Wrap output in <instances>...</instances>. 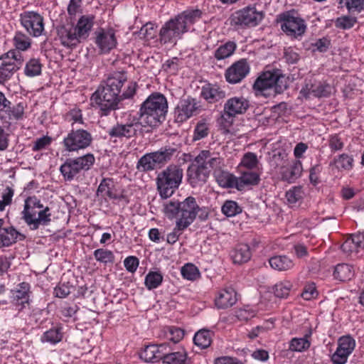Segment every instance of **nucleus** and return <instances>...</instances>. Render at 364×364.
Returning a JSON list of instances; mask_svg holds the SVG:
<instances>
[{
	"instance_id": "f257e3e1",
	"label": "nucleus",
	"mask_w": 364,
	"mask_h": 364,
	"mask_svg": "<svg viewBox=\"0 0 364 364\" xmlns=\"http://www.w3.org/2000/svg\"><path fill=\"white\" fill-rule=\"evenodd\" d=\"M164 211L168 218H176V226L178 230L187 228L198 215L201 220L208 218V213L198 205L193 196H188L181 202L169 201L164 206Z\"/></svg>"
},
{
	"instance_id": "f03ea898",
	"label": "nucleus",
	"mask_w": 364,
	"mask_h": 364,
	"mask_svg": "<svg viewBox=\"0 0 364 364\" xmlns=\"http://www.w3.org/2000/svg\"><path fill=\"white\" fill-rule=\"evenodd\" d=\"M22 219L31 230H36L40 226H48L51 222V210L44 206L36 196H29L24 200Z\"/></svg>"
},
{
	"instance_id": "7ed1b4c3",
	"label": "nucleus",
	"mask_w": 364,
	"mask_h": 364,
	"mask_svg": "<svg viewBox=\"0 0 364 364\" xmlns=\"http://www.w3.org/2000/svg\"><path fill=\"white\" fill-rule=\"evenodd\" d=\"M168 111L166 98L161 93L154 92L150 95L141 104L139 116L141 123L148 126L156 127L164 119Z\"/></svg>"
},
{
	"instance_id": "20e7f679",
	"label": "nucleus",
	"mask_w": 364,
	"mask_h": 364,
	"mask_svg": "<svg viewBox=\"0 0 364 364\" xmlns=\"http://www.w3.org/2000/svg\"><path fill=\"white\" fill-rule=\"evenodd\" d=\"M136 86L135 82H129L126 89L122 91L121 95H119L105 85H102L92 94L91 101L104 112L114 109L119 101L134 96Z\"/></svg>"
},
{
	"instance_id": "39448f33",
	"label": "nucleus",
	"mask_w": 364,
	"mask_h": 364,
	"mask_svg": "<svg viewBox=\"0 0 364 364\" xmlns=\"http://www.w3.org/2000/svg\"><path fill=\"white\" fill-rule=\"evenodd\" d=\"M253 88L268 97L283 92L287 88V81L279 70L262 73L255 80Z\"/></svg>"
},
{
	"instance_id": "423d86ee",
	"label": "nucleus",
	"mask_w": 364,
	"mask_h": 364,
	"mask_svg": "<svg viewBox=\"0 0 364 364\" xmlns=\"http://www.w3.org/2000/svg\"><path fill=\"white\" fill-rule=\"evenodd\" d=\"M183 169L171 164L161 171L156 177L157 189L163 198L171 197L182 182Z\"/></svg>"
},
{
	"instance_id": "0eeeda50",
	"label": "nucleus",
	"mask_w": 364,
	"mask_h": 364,
	"mask_svg": "<svg viewBox=\"0 0 364 364\" xmlns=\"http://www.w3.org/2000/svg\"><path fill=\"white\" fill-rule=\"evenodd\" d=\"M176 151L174 148L165 146L159 151L146 154L139 159L136 168L141 172H146L161 168L171 159Z\"/></svg>"
},
{
	"instance_id": "6e6552de",
	"label": "nucleus",
	"mask_w": 364,
	"mask_h": 364,
	"mask_svg": "<svg viewBox=\"0 0 364 364\" xmlns=\"http://www.w3.org/2000/svg\"><path fill=\"white\" fill-rule=\"evenodd\" d=\"M95 157L87 154L75 159H68L60 167V173L65 181H73L82 171H87L95 163Z\"/></svg>"
},
{
	"instance_id": "1a4fd4ad",
	"label": "nucleus",
	"mask_w": 364,
	"mask_h": 364,
	"mask_svg": "<svg viewBox=\"0 0 364 364\" xmlns=\"http://www.w3.org/2000/svg\"><path fill=\"white\" fill-rule=\"evenodd\" d=\"M23 63L22 54L11 50L0 56V84L9 80L14 73L21 68Z\"/></svg>"
},
{
	"instance_id": "9d476101",
	"label": "nucleus",
	"mask_w": 364,
	"mask_h": 364,
	"mask_svg": "<svg viewBox=\"0 0 364 364\" xmlns=\"http://www.w3.org/2000/svg\"><path fill=\"white\" fill-rule=\"evenodd\" d=\"M92 141L91 133L87 130L78 129L71 130L64 138L63 144L66 151L72 152L87 148L91 145Z\"/></svg>"
},
{
	"instance_id": "9b49d317",
	"label": "nucleus",
	"mask_w": 364,
	"mask_h": 364,
	"mask_svg": "<svg viewBox=\"0 0 364 364\" xmlns=\"http://www.w3.org/2000/svg\"><path fill=\"white\" fill-rule=\"evenodd\" d=\"M282 30L289 36L294 38L301 37L306 30L305 21L300 16L290 12L280 16Z\"/></svg>"
},
{
	"instance_id": "f8f14e48",
	"label": "nucleus",
	"mask_w": 364,
	"mask_h": 364,
	"mask_svg": "<svg viewBox=\"0 0 364 364\" xmlns=\"http://www.w3.org/2000/svg\"><path fill=\"white\" fill-rule=\"evenodd\" d=\"M332 92L331 86L325 81L317 80L311 77L305 80L300 95L306 99L311 97H327Z\"/></svg>"
},
{
	"instance_id": "ddd939ff",
	"label": "nucleus",
	"mask_w": 364,
	"mask_h": 364,
	"mask_svg": "<svg viewBox=\"0 0 364 364\" xmlns=\"http://www.w3.org/2000/svg\"><path fill=\"white\" fill-rule=\"evenodd\" d=\"M263 18V13L255 6H247L234 13L232 23L235 26H255Z\"/></svg>"
},
{
	"instance_id": "4468645a",
	"label": "nucleus",
	"mask_w": 364,
	"mask_h": 364,
	"mask_svg": "<svg viewBox=\"0 0 364 364\" xmlns=\"http://www.w3.org/2000/svg\"><path fill=\"white\" fill-rule=\"evenodd\" d=\"M23 27L33 37H38L44 31L43 17L37 12L25 11L20 15Z\"/></svg>"
},
{
	"instance_id": "2eb2a0df",
	"label": "nucleus",
	"mask_w": 364,
	"mask_h": 364,
	"mask_svg": "<svg viewBox=\"0 0 364 364\" xmlns=\"http://www.w3.org/2000/svg\"><path fill=\"white\" fill-rule=\"evenodd\" d=\"M143 133V125L141 122L134 119L127 124H117L109 131L108 134L111 138H126L130 139Z\"/></svg>"
},
{
	"instance_id": "dca6fc26",
	"label": "nucleus",
	"mask_w": 364,
	"mask_h": 364,
	"mask_svg": "<svg viewBox=\"0 0 364 364\" xmlns=\"http://www.w3.org/2000/svg\"><path fill=\"white\" fill-rule=\"evenodd\" d=\"M355 347V341L350 336H341L338 340V346L332 354L331 360L333 364H346L349 355Z\"/></svg>"
},
{
	"instance_id": "f3484780",
	"label": "nucleus",
	"mask_w": 364,
	"mask_h": 364,
	"mask_svg": "<svg viewBox=\"0 0 364 364\" xmlns=\"http://www.w3.org/2000/svg\"><path fill=\"white\" fill-rule=\"evenodd\" d=\"M186 33L176 17L170 19L161 28L159 39L161 43H174Z\"/></svg>"
},
{
	"instance_id": "a211bd4d",
	"label": "nucleus",
	"mask_w": 364,
	"mask_h": 364,
	"mask_svg": "<svg viewBox=\"0 0 364 364\" xmlns=\"http://www.w3.org/2000/svg\"><path fill=\"white\" fill-rule=\"evenodd\" d=\"M250 65L245 59L234 63L225 71V79L231 84L241 82L250 73Z\"/></svg>"
},
{
	"instance_id": "6ab92c4d",
	"label": "nucleus",
	"mask_w": 364,
	"mask_h": 364,
	"mask_svg": "<svg viewBox=\"0 0 364 364\" xmlns=\"http://www.w3.org/2000/svg\"><path fill=\"white\" fill-rule=\"evenodd\" d=\"M198 106L195 99L188 97L181 100L174 111L175 120L183 122L196 114Z\"/></svg>"
},
{
	"instance_id": "aec40b11",
	"label": "nucleus",
	"mask_w": 364,
	"mask_h": 364,
	"mask_svg": "<svg viewBox=\"0 0 364 364\" xmlns=\"http://www.w3.org/2000/svg\"><path fill=\"white\" fill-rule=\"evenodd\" d=\"M210 176V170L202 167L192 161L187 169L189 184L193 187H199L205 184Z\"/></svg>"
},
{
	"instance_id": "412c9836",
	"label": "nucleus",
	"mask_w": 364,
	"mask_h": 364,
	"mask_svg": "<svg viewBox=\"0 0 364 364\" xmlns=\"http://www.w3.org/2000/svg\"><path fill=\"white\" fill-rule=\"evenodd\" d=\"M197 164L208 170H213L223 166L224 158L219 154L211 152L210 150H202L193 160Z\"/></svg>"
},
{
	"instance_id": "4be33fe9",
	"label": "nucleus",
	"mask_w": 364,
	"mask_h": 364,
	"mask_svg": "<svg viewBox=\"0 0 364 364\" xmlns=\"http://www.w3.org/2000/svg\"><path fill=\"white\" fill-rule=\"evenodd\" d=\"M249 107L250 102L245 97H233L225 103L224 112L228 117H235L245 113Z\"/></svg>"
},
{
	"instance_id": "5701e85b",
	"label": "nucleus",
	"mask_w": 364,
	"mask_h": 364,
	"mask_svg": "<svg viewBox=\"0 0 364 364\" xmlns=\"http://www.w3.org/2000/svg\"><path fill=\"white\" fill-rule=\"evenodd\" d=\"M25 235L20 233L12 226H4V220L0 219V248L9 247L18 240H23Z\"/></svg>"
},
{
	"instance_id": "b1692460",
	"label": "nucleus",
	"mask_w": 364,
	"mask_h": 364,
	"mask_svg": "<svg viewBox=\"0 0 364 364\" xmlns=\"http://www.w3.org/2000/svg\"><path fill=\"white\" fill-rule=\"evenodd\" d=\"M95 43L102 53H108L117 46V39L112 29L101 30L96 36Z\"/></svg>"
},
{
	"instance_id": "393cba45",
	"label": "nucleus",
	"mask_w": 364,
	"mask_h": 364,
	"mask_svg": "<svg viewBox=\"0 0 364 364\" xmlns=\"http://www.w3.org/2000/svg\"><path fill=\"white\" fill-rule=\"evenodd\" d=\"M237 301V295L234 289L227 287L220 290L215 296V304L218 309H227Z\"/></svg>"
},
{
	"instance_id": "a878e982",
	"label": "nucleus",
	"mask_w": 364,
	"mask_h": 364,
	"mask_svg": "<svg viewBox=\"0 0 364 364\" xmlns=\"http://www.w3.org/2000/svg\"><path fill=\"white\" fill-rule=\"evenodd\" d=\"M168 348V344L149 345L141 352L140 357L146 362L154 363L162 360L164 350Z\"/></svg>"
},
{
	"instance_id": "bb28decb",
	"label": "nucleus",
	"mask_w": 364,
	"mask_h": 364,
	"mask_svg": "<svg viewBox=\"0 0 364 364\" xmlns=\"http://www.w3.org/2000/svg\"><path fill=\"white\" fill-rule=\"evenodd\" d=\"M301 172L302 164L301 161H294L291 164L289 162L288 165L279 171V173L282 181L293 183L301 176Z\"/></svg>"
},
{
	"instance_id": "cd10ccee",
	"label": "nucleus",
	"mask_w": 364,
	"mask_h": 364,
	"mask_svg": "<svg viewBox=\"0 0 364 364\" xmlns=\"http://www.w3.org/2000/svg\"><path fill=\"white\" fill-rule=\"evenodd\" d=\"M127 82V76L125 72H114L112 73L105 82V86L112 92L121 95L122 87Z\"/></svg>"
},
{
	"instance_id": "c85d7f7f",
	"label": "nucleus",
	"mask_w": 364,
	"mask_h": 364,
	"mask_svg": "<svg viewBox=\"0 0 364 364\" xmlns=\"http://www.w3.org/2000/svg\"><path fill=\"white\" fill-rule=\"evenodd\" d=\"M225 164L216 168L213 171V176L220 186L223 188H235L236 177L225 170Z\"/></svg>"
},
{
	"instance_id": "c756f323",
	"label": "nucleus",
	"mask_w": 364,
	"mask_h": 364,
	"mask_svg": "<svg viewBox=\"0 0 364 364\" xmlns=\"http://www.w3.org/2000/svg\"><path fill=\"white\" fill-rule=\"evenodd\" d=\"M93 23L94 16L92 15H85L79 18L76 26L73 27L75 32L82 41L89 36Z\"/></svg>"
},
{
	"instance_id": "7c9ffc66",
	"label": "nucleus",
	"mask_w": 364,
	"mask_h": 364,
	"mask_svg": "<svg viewBox=\"0 0 364 364\" xmlns=\"http://www.w3.org/2000/svg\"><path fill=\"white\" fill-rule=\"evenodd\" d=\"M58 35L63 46L68 48L75 47L82 42L77 36L76 32L73 28H67L65 26L60 27L58 30Z\"/></svg>"
},
{
	"instance_id": "2f4dec72",
	"label": "nucleus",
	"mask_w": 364,
	"mask_h": 364,
	"mask_svg": "<svg viewBox=\"0 0 364 364\" xmlns=\"http://www.w3.org/2000/svg\"><path fill=\"white\" fill-rule=\"evenodd\" d=\"M270 267L278 272H286L294 268L295 263L289 256L285 255H275L269 259Z\"/></svg>"
},
{
	"instance_id": "473e14b6",
	"label": "nucleus",
	"mask_w": 364,
	"mask_h": 364,
	"mask_svg": "<svg viewBox=\"0 0 364 364\" xmlns=\"http://www.w3.org/2000/svg\"><path fill=\"white\" fill-rule=\"evenodd\" d=\"M203 12L200 9H187L183 11L176 17L187 32L189 26L198 21L202 17Z\"/></svg>"
},
{
	"instance_id": "72a5a7b5",
	"label": "nucleus",
	"mask_w": 364,
	"mask_h": 364,
	"mask_svg": "<svg viewBox=\"0 0 364 364\" xmlns=\"http://www.w3.org/2000/svg\"><path fill=\"white\" fill-rule=\"evenodd\" d=\"M259 176L254 171H242L240 177H236L235 188L239 191L243 190L245 186H255L259 181Z\"/></svg>"
},
{
	"instance_id": "f704fd0d",
	"label": "nucleus",
	"mask_w": 364,
	"mask_h": 364,
	"mask_svg": "<svg viewBox=\"0 0 364 364\" xmlns=\"http://www.w3.org/2000/svg\"><path fill=\"white\" fill-rule=\"evenodd\" d=\"M186 351L181 347L178 348L176 351L173 352L166 349L164 350L162 358L163 363L166 364H186Z\"/></svg>"
},
{
	"instance_id": "c9c22d12",
	"label": "nucleus",
	"mask_w": 364,
	"mask_h": 364,
	"mask_svg": "<svg viewBox=\"0 0 364 364\" xmlns=\"http://www.w3.org/2000/svg\"><path fill=\"white\" fill-rule=\"evenodd\" d=\"M97 194L104 198H117V193L113 179L110 178H103L98 186Z\"/></svg>"
},
{
	"instance_id": "e433bc0d",
	"label": "nucleus",
	"mask_w": 364,
	"mask_h": 364,
	"mask_svg": "<svg viewBox=\"0 0 364 364\" xmlns=\"http://www.w3.org/2000/svg\"><path fill=\"white\" fill-rule=\"evenodd\" d=\"M30 285L22 282L18 285L16 289L12 290L13 301L17 305H23L28 303Z\"/></svg>"
},
{
	"instance_id": "4c0bfd02",
	"label": "nucleus",
	"mask_w": 364,
	"mask_h": 364,
	"mask_svg": "<svg viewBox=\"0 0 364 364\" xmlns=\"http://www.w3.org/2000/svg\"><path fill=\"white\" fill-rule=\"evenodd\" d=\"M25 106L23 103L19 102L15 105L10 102L9 108L0 116L1 119L9 121H18L23 118Z\"/></svg>"
},
{
	"instance_id": "58836bf2",
	"label": "nucleus",
	"mask_w": 364,
	"mask_h": 364,
	"mask_svg": "<svg viewBox=\"0 0 364 364\" xmlns=\"http://www.w3.org/2000/svg\"><path fill=\"white\" fill-rule=\"evenodd\" d=\"M202 97L210 103L215 102L225 97V92L216 85L203 87L201 92Z\"/></svg>"
},
{
	"instance_id": "ea45409f",
	"label": "nucleus",
	"mask_w": 364,
	"mask_h": 364,
	"mask_svg": "<svg viewBox=\"0 0 364 364\" xmlns=\"http://www.w3.org/2000/svg\"><path fill=\"white\" fill-rule=\"evenodd\" d=\"M233 262L242 264L247 262L251 257L250 247L247 244H239L232 252Z\"/></svg>"
},
{
	"instance_id": "a19ab883",
	"label": "nucleus",
	"mask_w": 364,
	"mask_h": 364,
	"mask_svg": "<svg viewBox=\"0 0 364 364\" xmlns=\"http://www.w3.org/2000/svg\"><path fill=\"white\" fill-rule=\"evenodd\" d=\"M355 274V270L353 266L348 264H338L335 267L333 275L335 279L346 282L350 280Z\"/></svg>"
},
{
	"instance_id": "79ce46f5",
	"label": "nucleus",
	"mask_w": 364,
	"mask_h": 364,
	"mask_svg": "<svg viewBox=\"0 0 364 364\" xmlns=\"http://www.w3.org/2000/svg\"><path fill=\"white\" fill-rule=\"evenodd\" d=\"M237 45L233 41H228L220 45L214 53L215 58L218 60H224L230 57L235 51Z\"/></svg>"
},
{
	"instance_id": "37998d69",
	"label": "nucleus",
	"mask_w": 364,
	"mask_h": 364,
	"mask_svg": "<svg viewBox=\"0 0 364 364\" xmlns=\"http://www.w3.org/2000/svg\"><path fill=\"white\" fill-rule=\"evenodd\" d=\"M309 336L306 335L303 338H293L289 341V350L293 352H303L309 348L311 342Z\"/></svg>"
},
{
	"instance_id": "c03bdc74",
	"label": "nucleus",
	"mask_w": 364,
	"mask_h": 364,
	"mask_svg": "<svg viewBox=\"0 0 364 364\" xmlns=\"http://www.w3.org/2000/svg\"><path fill=\"white\" fill-rule=\"evenodd\" d=\"M210 133V124L204 119L199 121L193 130L192 141L201 140L208 136Z\"/></svg>"
},
{
	"instance_id": "a18cd8bd",
	"label": "nucleus",
	"mask_w": 364,
	"mask_h": 364,
	"mask_svg": "<svg viewBox=\"0 0 364 364\" xmlns=\"http://www.w3.org/2000/svg\"><path fill=\"white\" fill-rule=\"evenodd\" d=\"M333 163L339 171H349L353 166V159L347 154H342L334 158Z\"/></svg>"
},
{
	"instance_id": "49530a36",
	"label": "nucleus",
	"mask_w": 364,
	"mask_h": 364,
	"mask_svg": "<svg viewBox=\"0 0 364 364\" xmlns=\"http://www.w3.org/2000/svg\"><path fill=\"white\" fill-rule=\"evenodd\" d=\"M13 41L16 48L14 50L19 53H21L20 50L24 51L31 47V41L30 38L21 32L16 33Z\"/></svg>"
},
{
	"instance_id": "de8ad7c7",
	"label": "nucleus",
	"mask_w": 364,
	"mask_h": 364,
	"mask_svg": "<svg viewBox=\"0 0 364 364\" xmlns=\"http://www.w3.org/2000/svg\"><path fill=\"white\" fill-rule=\"evenodd\" d=\"M41 70L42 64L40 60L36 58H31L26 63L24 73L27 77H33L41 75Z\"/></svg>"
},
{
	"instance_id": "09e8293b",
	"label": "nucleus",
	"mask_w": 364,
	"mask_h": 364,
	"mask_svg": "<svg viewBox=\"0 0 364 364\" xmlns=\"http://www.w3.org/2000/svg\"><path fill=\"white\" fill-rule=\"evenodd\" d=\"M291 288V282L284 280L277 283L273 287V291L277 297L284 299L289 296Z\"/></svg>"
},
{
	"instance_id": "8fccbe9b",
	"label": "nucleus",
	"mask_w": 364,
	"mask_h": 364,
	"mask_svg": "<svg viewBox=\"0 0 364 364\" xmlns=\"http://www.w3.org/2000/svg\"><path fill=\"white\" fill-rule=\"evenodd\" d=\"M162 281L163 276L159 272H149L145 277L144 284L148 289L151 290L159 287Z\"/></svg>"
},
{
	"instance_id": "3c124183",
	"label": "nucleus",
	"mask_w": 364,
	"mask_h": 364,
	"mask_svg": "<svg viewBox=\"0 0 364 364\" xmlns=\"http://www.w3.org/2000/svg\"><path fill=\"white\" fill-rule=\"evenodd\" d=\"M194 343L201 348H208L211 343L210 333L208 331L203 330L198 331L193 338Z\"/></svg>"
},
{
	"instance_id": "603ef678",
	"label": "nucleus",
	"mask_w": 364,
	"mask_h": 364,
	"mask_svg": "<svg viewBox=\"0 0 364 364\" xmlns=\"http://www.w3.org/2000/svg\"><path fill=\"white\" fill-rule=\"evenodd\" d=\"M63 338V334L60 328H51L46 331L41 337L42 342H47L51 344H56Z\"/></svg>"
},
{
	"instance_id": "864d4df0",
	"label": "nucleus",
	"mask_w": 364,
	"mask_h": 364,
	"mask_svg": "<svg viewBox=\"0 0 364 364\" xmlns=\"http://www.w3.org/2000/svg\"><path fill=\"white\" fill-rule=\"evenodd\" d=\"M94 257L97 261L102 263H113L114 256L111 250L106 249H97L94 251Z\"/></svg>"
},
{
	"instance_id": "5fc2aeb1",
	"label": "nucleus",
	"mask_w": 364,
	"mask_h": 364,
	"mask_svg": "<svg viewBox=\"0 0 364 364\" xmlns=\"http://www.w3.org/2000/svg\"><path fill=\"white\" fill-rule=\"evenodd\" d=\"M270 166L274 169L281 171L284 166L288 165L289 160L287 155L280 152L273 154L269 161Z\"/></svg>"
},
{
	"instance_id": "6e6d98bb",
	"label": "nucleus",
	"mask_w": 364,
	"mask_h": 364,
	"mask_svg": "<svg viewBox=\"0 0 364 364\" xmlns=\"http://www.w3.org/2000/svg\"><path fill=\"white\" fill-rule=\"evenodd\" d=\"M222 212L228 217H233L242 212V208L233 200H227L222 206Z\"/></svg>"
},
{
	"instance_id": "4d7b16f0",
	"label": "nucleus",
	"mask_w": 364,
	"mask_h": 364,
	"mask_svg": "<svg viewBox=\"0 0 364 364\" xmlns=\"http://www.w3.org/2000/svg\"><path fill=\"white\" fill-rule=\"evenodd\" d=\"M304 196L301 186H294L286 193V198L290 205H294L299 201Z\"/></svg>"
},
{
	"instance_id": "13d9d810",
	"label": "nucleus",
	"mask_w": 364,
	"mask_h": 364,
	"mask_svg": "<svg viewBox=\"0 0 364 364\" xmlns=\"http://www.w3.org/2000/svg\"><path fill=\"white\" fill-rule=\"evenodd\" d=\"M339 4L350 12H360L364 9V0H338Z\"/></svg>"
},
{
	"instance_id": "bf43d9fd",
	"label": "nucleus",
	"mask_w": 364,
	"mask_h": 364,
	"mask_svg": "<svg viewBox=\"0 0 364 364\" xmlns=\"http://www.w3.org/2000/svg\"><path fill=\"white\" fill-rule=\"evenodd\" d=\"M257 164L258 160L257 155L254 153L248 152L243 156L240 166V168L244 167L248 169H252L257 166Z\"/></svg>"
},
{
	"instance_id": "052dcab7",
	"label": "nucleus",
	"mask_w": 364,
	"mask_h": 364,
	"mask_svg": "<svg viewBox=\"0 0 364 364\" xmlns=\"http://www.w3.org/2000/svg\"><path fill=\"white\" fill-rule=\"evenodd\" d=\"M181 274L188 280H194L198 277L199 272L194 264H186L181 268Z\"/></svg>"
},
{
	"instance_id": "680f3d73",
	"label": "nucleus",
	"mask_w": 364,
	"mask_h": 364,
	"mask_svg": "<svg viewBox=\"0 0 364 364\" xmlns=\"http://www.w3.org/2000/svg\"><path fill=\"white\" fill-rule=\"evenodd\" d=\"M52 143V138L49 136H43L36 139L32 145L33 151H39L46 149Z\"/></svg>"
},
{
	"instance_id": "e2e57ef3",
	"label": "nucleus",
	"mask_w": 364,
	"mask_h": 364,
	"mask_svg": "<svg viewBox=\"0 0 364 364\" xmlns=\"http://www.w3.org/2000/svg\"><path fill=\"white\" fill-rule=\"evenodd\" d=\"M341 250L348 256H352L353 254L356 255L359 252L360 250L355 245L353 235L342 244Z\"/></svg>"
},
{
	"instance_id": "0e129e2a",
	"label": "nucleus",
	"mask_w": 364,
	"mask_h": 364,
	"mask_svg": "<svg viewBox=\"0 0 364 364\" xmlns=\"http://www.w3.org/2000/svg\"><path fill=\"white\" fill-rule=\"evenodd\" d=\"M155 35L156 30L154 25L150 22L144 25L139 32V37L141 38H144L147 41L154 38Z\"/></svg>"
},
{
	"instance_id": "69168bd1",
	"label": "nucleus",
	"mask_w": 364,
	"mask_h": 364,
	"mask_svg": "<svg viewBox=\"0 0 364 364\" xmlns=\"http://www.w3.org/2000/svg\"><path fill=\"white\" fill-rule=\"evenodd\" d=\"M356 23V18L349 16L339 17L336 21V26L342 29H349Z\"/></svg>"
},
{
	"instance_id": "338daca9",
	"label": "nucleus",
	"mask_w": 364,
	"mask_h": 364,
	"mask_svg": "<svg viewBox=\"0 0 364 364\" xmlns=\"http://www.w3.org/2000/svg\"><path fill=\"white\" fill-rule=\"evenodd\" d=\"M14 194V191L11 187H6L1 195V200H0V210L2 211L5 209L6 205L11 204L12 198Z\"/></svg>"
},
{
	"instance_id": "774afa93",
	"label": "nucleus",
	"mask_w": 364,
	"mask_h": 364,
	"mask_svg": "<svg viewBox=\"0 0 364 364\" xmlns=\"http://www.w3.org/2000/svg\"><path fill=\"white\" fill-rule=\"evenodd\" d=\"M328 146L332 151H338L343 148L344 143L341 137L335 134L329 136Z\"/></svg>"
}]
</instances>
